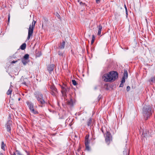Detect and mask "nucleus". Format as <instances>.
I'll return each instance as SVG.
<instances>
[{"mask_svg":"<svg viewBox=\"0 0 155 155\" xmlns=\"http://www.w3.org/2000/svg\"><path fill=\"white\" fill-rule=\"evenodd\" d=\"M126 78L122 77L121 82L124 83L125 82V79Z\"/></svg>","mask_w":155,"mask_h":155,"instance_id":"nucleus-29","label":"nucleus"},{"mask_svg":"<svg viewBox=\"0 0 155 155\" xmlns=\"http://www.w3.org/2000/svg\"><path fill=\"white\" fill-rule=\"evenodd\" d=\"M67 104L71 107H72L73 105V101L72 99H71L70 101L67 102Z\"/></svg>","mask_w":155,"mask_h":155,"instance_id":"nucleus-14","label":"nucleus"},{"mask_svg":"<svg viewBox=\"0 0 155 155\" xmlns=\"http://www.w3.org/2000/svg\"><path fill=\"white\" fill-rule=\"evenodd\" d=\"M95 40V37H94V35H92V39L91 41V45L93 44L94 43V41Z\"/></svg>","mask_w":155,"mask_h":155,"instance_id":"nucleus-24","label":"nucleus"},{"mask_svg":"<svg viewBox=\"0 0 155 155\" xmlns=\"http://www.w3.org/2000/svg\"><path fill=\"white\" fill-rule=\"evenodd\" d=\"M50 88L52 90V91H54L55 92H58L57 90L54 86L52 85L51 86Z\"/></svg>","mask_w":155,"mask_h":155,"instance_id":"nucleus-17","label":"nucleus"},{"mask_svg":"<svg viewBox=\"0 0 155 155\" xmlns=\"http://www.w3.org/2000/svg\"><path fill=\"white\" fill-rule=\"evenodd\" d=\"M21 62L24 65H25L27 63H28L27 60H26L24 58H23L22 59Z\"/></svg>","mask_w":155,"mask_h":155,"instance_id":"nucleus-19","label":"nucleus"},{"mask_svg":"<svg viewBox=\"0 0 155 155\" xmlns=\"http://www.w3.org/2000/svg\"><path fill=\"white\" fill-rule=\"evenodd\" d=\"M105 141L107 145H109L111 141L112 140V136L110 132L107 131L105 134Z\"/></svg>","mask_w":155,"mask_h":155,"instance_id":"nucleus-5","label":"nucleus"},{"mask_svg":"<svg viewBox=\"0 0 155 155\" xmlns=\"http://www.w3.org/2000/svg\"><path fill=\"white\" fill-rule=\"evenodd\" d=\"M89 135H86L85 137V144L86 147V149L89 151L90 150V147L89 146L90 141L89 140Z\"/></svg>","mask_w":155,"mask_h":155,"instance_id":"nucleus-6","label":"nucleus"},{"mask_svg":"<svg viewBox=\"0 0 155 155\" xmlns=\"http://www.w3.org/2000/svg\"><path fill=\"white\" fill-rule=\"evenodd\" d=\"M3 154L2 153L0 152V155H3Z\"/></svg>","mask_w":155,"mask_h":155,"instance_id":"nucleus-41","label":"nucleus"},{"mask_svg":"<svg viewBox=\"0 0 155 155\" xmlns=\"http://www.w3.org/2000/svg\"><path fill=\"white\" fill-rule=\"evenodd\" d=\"M56 93H58L57 92H55L54 91H52L51 94L52 95L55 96L56 94Z\"/></svg>","mask_w":155,"mask_h":155,"instance_id":"nucleus-32","label":"nucleus"},{"mask_svg":"<svg viewBox=\"0 0 155 155\" xmlns=\"http://www.w3.org/2000/svg\"><path fill=\"white\" fill-rule=\"evenodd\" d=\"M17 62V61H12V64H14V63H16V62Z\"/></svg>","mask_w":155,"mask_h":155,"instance_id":"nucleus-36","label":"nucleus"},{"mask_svg":"<svg viewBox=\"0 0 155 155\" xmlns=\"http://www.w3.org/2000/svg\"><path fill=\"white\" fill-rule=\"evenodd\" d=\"M92 120L91 118H90L87 122V124L88 126L91 127V125L92 126Z\"/></svg>","mask_w":155,"mask_h":155,"instance_id":"nucleus-12","label":"nucleus"},{"mask_svg":"<svg viewBox=\"0 0 155 155\" xmlns=\"http://www.w3.org/2000/svg\"><path fill=\"white\" fill-rule=\"evenodd\" d=\"M26 104L28 105L29 108L30 110H31L32 109L34 108V105L31 102H30L29 101H27L26 102Z\"/></svg>","mask_w":155,"mask_h":155,"instance_id":"nucleus-9","label":"nucleus"},{"mask_svg":"<svg viewBox=\"0 0 155 155\" xmlns=\"http://www.w3.org/2000/svg\"><path fill=\"white\" fill-rule=\"evenodd\" d=\"M61 92L64 98L66 97V93L69 91V88L67 87H62Z\"/></svg>","mask_w":155,"mask_h":155,"instance_id":"nucleus-7","label":"nucleus"},{"mask_svg":"<svg viewBox=\"0 0 155 155\" xmlns=\"http://www.w3.org/2000/svg\"><path fill=\"white\" fill-rule=\"evenodd\" d=\"M130 89V87L129 86H127V87L126 90L127 91H128Z\"/></svg>","mask_w":155,"mask_h":155,"instance_id":"nucleus-31","label":"nucleus"},{"mask_svg":"<svg viewBox=\"0 0 155 155\" xmlns=\"http://www.w3.org/2000/svg\"><path fill=\"white\" fill-rule=\"evenodd\" d=\"M145 136H146V135H144V137H145Z\"/></svg>","mask_w":155,"mask_h":155,"instance_id":"nucleus-44","label":"nucleus"},{"mask_svg":"<svg viewBox=\"0 0 155 155\" xmlns=\"http://www.w3.org/2000/svg\"><path fill=\"white\" fill-rule=\"evenodd\" d=\"M72 84L74 85H76L77 84V83L76 81L74 80H72Z\"/></svg>","mask_w":155,"mask_h":155,"instance_id":"nucleus-27","label":"nucleus"},{"mask_svg":"<svg viewBox=\"0 0 155 155\" xmlns=\"http://www.w3.org/2000/svg\"><path fill=\"white\" fill-rule=\"evenodd\" d=\"M21 99V98H19L18 99V101H19Z\"/></svg>","mask_w":155,"mask_h":155,"instance_id":"nucleus-43","label":"nucleus"},{"mask_svg":"<svg viewBox=\"0 0 155 155\" xmlns=\"http://www.w3.org/2000/svg\"><path fill=\"white\" fill-rule=\"evenodd\" d=\"M124 154L125 155H129V152L127 153V152L126 151H123Z\"/></svg>","mask_w":155,"mask_h":155,"instance_id":"nucleus-30","label":"nucleus"},{"mask_svg":"<svg viewBox=\"0 0 155 155\" xmlns=\"http://www.w3.org/2000/svg\"><path fill=\"white\" fill-rule=\"evenodd\" d=\"M142 113L145 120H147L152 115L151 107L150 105H145L143 108Z\"/></svg>","mask_w":155,"mask_h":155,"instance_id":"nucleus-2","label":"nucleus"},{"mask_svg":"<svg viewBox=\"0 0 155 155\" xmlns=\"http://www.w3.org/2000/svg\"><path fill=\"white\" fill-rule=\"evenodd\" d=\"M36 23V21L34 20H33L32 25H31L29 26V27L28 29V34L27 38V40H29L31 37H32L33 36V32L34 29L35 25Z\"/></svg>","mask_w":155,"mask_h":155,"instance_id":"nucleus-4","label":"nucleus"},{"mask_svg":"<svg viewBox=\"0 0 155 155\" xmlns=\"http://www.w3.org/2000/svg\"><path fill=\"white\" fill-rule=\"evenodd\" d=\"M98 30L97 33V35H100L101 34V32L102 29V26L101 25H100L98 26Z\"/></svg>","mask_w":155,"mask_h":155,"instance_id":"nucleus-13","label":"nucleus"},{"mask_svg":"<svg viewBox=\"0 0 155 155\" xmlns=\"http://www.w3.org/2000/svg\"><path fill=\"white\" fill-rule=\"evenodd\" d=\"M143 135H144V134H143Z\"/></svg>","mask_w":155,"mask_h":155,"instance_id":"nucleus-45","label":"nucleus"},{"mask_svg":"<svg viewBox=\"0 0 155 155\" xmlns=\"http://www.w3.org/2000/svg\"><path fill=\"white\" fill-rule=\"evenodd\" d=\"M78 2H79L80 5H87L85 3H83L82 2L80 1L79 0H78Z\"/></svg>","mask_w":155,"mask_h":155,"instance_id":"nucleus-25","label":"nucleus"},{"mask_svg":"<svg viewBox=\"0 0 155 155\" xmlns=\"http://www.w3.org/2000/svg\"><path fill=\"white\" fill-rule=\"evenodd\" d=\"M10 14H9L8 15V22H9L10 19Z\"/></svg>","mask_w":155,"mask_h":155,"instance_id":"nucleus-34","label":"nucleus"},{"mask_svg":"<svg viewBox=\"0 0 155 155\" xmlns=\"http://www.w3.org/2000/svg\"><path fill=\"white\" fill-rule=\"evenodd\" d=\"M58 54L60 56H63V53L60 51H59L58 52Z\"/></svg>","mask_w":155,"mask_h":155,"instance_id":"nucleus-28","label":"nucleus"},{"mask_svg":"<svg viewBox=\"0 0 155 155\" xmlns=\"http://www.w3.org/2000/svg\"><path fill=\"white\" fill-rule=\"evenodd\" d=\"M65 42L63 41L62 43H60L58 45V48L60 49H63L64 48Z\"/></svg>","mask_w":155,"mask_h":155,"instance_id":"nucleus-10","label":"nucleus"},{"mask_svg":"<svg viewBox=\"0 0 155 155\" xmlns=\"http://www.w3.org/2000/svg\"><path fill=\"white\" fill-rule=\"evenodd\" d=\"M143 135H144V134H143Z\"/></svg>","mask_w":155,"mask_h":155,"instance_id":"nucleus-46","label":"nucleus"},{"mask_svg":"<svg viewBox=\"0 0 155 155\" xmlns=\"http://www.w3.org/2000/svg\"><path fill=\"white\" fill-rule=\"evenodd\" d=\"M123 78H128V73L127 71L126 70H124V76L123 77Z\"/></svg>","mask_w":155,"mask_h":155,"instance_id":"nucleus-15","label":"nucleus"},{"mask_svg":"<svg viewBox=\"0 0 155 155\" xmlns=\"http://www.w3.org/2000/svg\"><path fill=\"white\" fill-rule=\"evenodd\" d=\"M126 16H127L128 15V12H127V8H126Z\"/></svg>","mask_w":155,"mask_h":155,"instance_id":"nucleus-37","label":"nucleus"},{"mask_svg":"<svg viewBox=\"0 0 155 155\" xmlns=\"http://www.w3.org/2000/svg\"><path fill=\"white\" fill-rule=\"evenodd\" d=\"M15 151H16V154L18 155H24L23 154H22L20 151H19V150H15Z\"/></svg>","mask_w":155,"mask_h":155,"instance_id":"nucleus-26","label":"nucleus"},{"mask_svg":"<svg viewBox=\"0 0 155 155\" xmlns=\"http://www.w3.org/2000/svg\"><path fill=\"white\" fill-rule=\"evenodd\" d=\"M96 2L98 4L100 2V0H96Z\"/></svg>","mask_w":155,"mask_h":155,"instance_id":"nucleus-35","label":"nucleus"},{"mask_svg":"<svg viewBox=\"0 0 155 155\" xmlns=\"http://www.w3.org/2000/svg\"><path fill=\"white\" fill-rule=\"evenodd\" d=\"M123 86H124V83H122L121 82V83L119 87H123Z\"/></svg>","mask_w":155,"mask_h":155,"instance_id":"nucleus-33","label":"nucleus"},{"mask_svg":"<svg viewBox=\"0 0 155 155\" xmlns=\"http://www.w3.org/2000/svg\"><path fill=\"white\" fill-rule=\"evenodd\" d=\"M30 111L31 113L33 114H38V111L34 109V108L32 109Z\"/></svg>","mask_w":155,"mask_h":155,"instance_id":"nucleus-18","label":"nucleus"},{"mask_svg":"<svg viewBox=\"0 0 155 155\" xmlns=\"http://www.w3.org/2000/svg\"><path fill=\"white\" fill-rule=\"evenodd\" d=\"M12 155H16V154L15 153H14Z\"/></svg>","mask_w":155,"mask_h":155,"instance_id":"nucleus-42","label":"nucleus"},{"mask_svg":"<svg viewBox=\"0 0 155 155\" xmlns=\"http://www.w3.org/2000/svg\"><path fill=\"white\" fill-rule=\"evenodd\" d=\"M150 82L154 83L155 82V78L154 77H152L149 80Z\"/></svg>","mask_w":155,"mask_h":155,"instance_id":"nucleus-21","label":"nucleus"},{"mask_svg":"<svg viewBox=\"0 0 155 155\" xmlns=\"http://www.w3.org/2000/svg\"><path fill=\"white\" fill-rule=\"evenodd\" d=\"M22 84H25V85H26V82H22Z\"/></svg>","mask_w":155,"mask_h":155,"instance_id":"nucleus-38","label":"nucleus"},{"mask_svg":"<svg viewBox=\"0 0 155 155\" xmlns=\"http://www.w3.org/2000/svg\"><path fill=\"white\" fill-rule=\"evenodd\" d=\"M12 90L10 88H9L6 93L8 95H9L10 94H11L12 92Z\"/></svg>","mask_w":155,"mask_h":155,"instance_id":"nucleus-23","label":"nucleus"},{"mask_svg":"<svg viewBox=\"0 0 155 155\" xmlns=\"http://www.w3.org/2000/svg\"><path fill=\"white\" fill-rule=\"evenodd\" d=\"M118 74L116 71H112L108 73L104 74L102 76L104 81L106 82H112L118 78Z\"/></svg>","mask_w":155,"mask_h":155,"instance_id":"nucleus-1","label":"nucleus"},{"mask_svg":"<svg viewBox=\"0 0 155 155\" xmlns=\"http://www.w3.org/2000/svg\"><path fill=\"white\" fill-rule=\"evenodd\" d=\"M124 7H125V10H126V8H127L126 7V6L125 5H124Z\"/></svg>","mask_w":155,"mask_h":155,"instance_id":"nucleus-40","label":"nucleus"},{"mask_svg":"<svg viewBox=\"0 0 155 155\" xmlns=\"http://www.w3.org/2000/svg\"><path fill=\"white\" fill-rule=\"evenodd\" d=\"M34 95L38 103L40 104L39 106L41 107L44 106L46 102L44 99L43 94L40 92L37 91L35 92Z\"/></svg>","mask_w":155,"mask_h":155,"instance_id":"nucleus-3","label":"nucleus"},{"mask_svg":"<svg viewBox=\"0 0 155 155\" xmlns=\"http://www.w3.org/2000/svg\"><path fill=\"white\" fill-rule=\"evenodd\" d=\"M101 131H102V132L103 134H104V131H103V129L102 128H101Z\"/></svg>","mask_w":155,"mask_h":155,"instance_id":"nucleus-39","label":"nucleus"},{"mask_svg":"<svg viewBox=\"0 0 155 155\" xmlns=\"http://www.w3.org/2000/svg\"><path fill=\"white\" fill-rule=\"evenodd\" d=\"M5 145L4 143V142L3 141H2V145H1V148L4 151L5 150Z\"/></svg>","mask_w":155,"mask_h":155,"instance_id":"nucleus-20","label":"nucleus"},{"mask_svg":"<svg viewBox=\"0 0 155 155\" xmlns=\"http://www.w3.org/2000/svg\"><path fill=\"white\" fill-rule=\"evenodd\" d=\"M54 68V67L53 64L49 65L48 67V71L50 73H51V72L53 70Z\"/></svg>","mask_w":155,"mask_h":155,"instance_id":"nucleus-11","label":"nucleus"},{"mask_svg":"<svg viewBox=\"0 0 155 155\" xmlns=\"http://www.w3.org/2000/svg\"><path fill=\"white\" fill-rule=\"evenodd\" d=\"M26 46V44L25 43H24L23 44L20 46V48L22 50H24L25 49Z\"/></svg>","mask_w":155,"mask_h":155,"instance_id":"nucleus-16","label":"nucleus"},{"mask_svg":"<svg viewBox=\"0 0 155 155\" xmlns=\"http://www.w3.org/2000/svg\"><path fill=\"white\" fill-rule=\"evenodd\" d=\"M12 122L11 120H9L6 124V127L7 130L8 132H10L11 130V126L12 125Z\"/></svg>","mask_w":155,"mask_h":155,"instance_id":"nucleus-8","label":"nucleus"},{"mask_svg":"<svg viewBox=\"0 0 155 155\" xmlns=\"http://www.w3.org/2000/svg\"><path fill=\"white\" fill-rule=\"evenodd\" d=\"M29 55L28 54H25L23 57L24 59H25L26 60L28 59L29 58Z\"/></svg>","mask_w":155,"mask_h":155,"instance_id":"nucleus-22","label":"nucleus"}]
</instances>
